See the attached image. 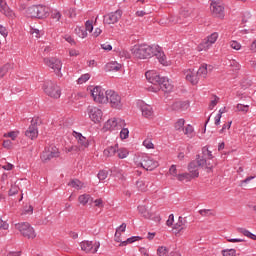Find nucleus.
I'll return each mask as SVG.
<instances>
[{"label":"nucleus","mask_w":256,"mask_h":256,"mask_svg":"<svg viewBox=\"0 0 256 256\" xmlns=\"http://www.w3.org/2000/svg\"><path fill=\"white\" fill-rule=\"evenodd\" d=\"M109 172L107 170H100L98 173V179L99 181H105V179L108 177Z\"/></svg>","instance_id":"nucleus-40"},{"label":"nucleus","mask_w":256,"mask_h":256,"mask_svg":"<svg viewBox=\"0 0 256 256\" xmlns=\"http://www.w3.org/2000/svg\"><path fill=\"white\" fill-rule=\"evenodd\" d=\"M222 255L223 256H236L237 255V250H235V249H225V250H222Z\"/></svg>","instance_id":"nucleus-39"},{"label":"nucleus","mask_w":256,"mask_h":256,"mask_svg":"<svg viewBox=\"0 0 256 256\" xmlns=\"http://www.w3.org/2000/svg\"><path fill=\"white\" fill-rule=\"evenodd\" d=\"M184 134L187 135V137H193V126L188 124L185 129L183 130Z\"/></svg>","instance_id":"nucleus-41"},{"label":"nucleus","mask_w":256,"mask_h":256,"mask_svg":"<svg viewBox=\"0 0 256 256\" xmlns=\"http://www.w3.org/2000/svg\"><path fill=\"white\" fill-rule=\"evenodd\" d=\"M0 229L7 230L9 229V224L7 221L3 220V218L0 217Z\"/></svg>","instance_id":"nucleus-53"},{"label":"nucleus","mask_w":256,"mask_h":256,"mask_svg":"<svg viewBox=\"0 0 256 256\" xmlns=\"http://www.w3.org/2000/svg\"><path fill=\"white\" fill-rule=\"evenodd\" d=\"M44 63L47 65V67L53 69L58 77H61V68L63 67L61 60L58 58H44Z\"/></svg>","instance_id":"nucleus-9"},{"label":"nucleus","mask_w":256,"mask_h":256,"mask_svg":"<svg viewBox=\"0 0 256 256\" xmlns=\"http://www.w3.org/2000/svg\"><path fill=\"white\" fill-rule=\"evenodd\" d=\"M3 147L5 149H11V147H13V142H11V140H4Z\"/></svg>","instance_id":"nucleus-57"},{"label":"nucleus","mask_w":256,"mask_h":256,"mask_svg":"<svg viewBox=\"0 0 256 256\" xmlns=\"http://www.w3.org/2000/svg\"><path fill=\"white\" fill-rule=\"evenodd\" d=\"M237 111H241L242 113H247L249 111V105L245 103L237 104Z\"/></svg>","instance_id":"nucleus-37"},{"label":"nucleus","mask_w":256,"mask_h":256,"mask_svg":"<svg viewBox=\"0 0 256 256\" xmlns=\"http://www.w3.org/2000/svg\"><path fill=\"white\" fill-rule=\"evenodd\" d=\"M230 47L232 49H235L236 51H239V49H241V44L239 42H237V41H232L230 43Z\"/></svg>","instance_id":"nucleus-52"},{"label":"nucleus","mask_w":256,"mask_h":256,"mask_svg":"<svg viewBox=\"0 0 256 256\" xmlns=\"http://www.w3.org/2000/svg\"><path fill=\"white\" fill-rule=\"evenodd\" d=\"M180 15L184 18L195 17L197 15V10L191 7L181 8Z\"/></svg>","instance_id":"nucleus-21"},{"label":"nucleus","mask_w":256,"mask_h":256,"mask_svg":"<svg viewBox=\"0 0 256 256\" xmlns=\"http://www.w3.org/2000/svg\"><path fill=\"white\" fill-rule=\"evenodd\" d=\"M252 53H256V40H254L250 46Z\"/></svg>","instance_id":"nucleus-64"},{"label":"nucleus","mask_w":256,"mask_h":256,"mask_svg":"<svg viewBox=\"0 0 256 256\" xmlns=\"http://www.w3.org/2000/svg\"><path fill=\"white\" fill-rule=\"evenodd\" d=\"M145 77L149 83H152V85H159L161 84V81H163V77L157 73L155 70H149L145 73Z\"/></svg>","instance_id":"nucleus-14"},{"label":"nucleus","mask_w":256,"mask_h":256,"mask_svg":"<svg viewBox=\"0 0 256 256\" xmlns=\"http://www.w3.org/2000/svg\"><path fill=\"white\" fill-rule=\"evenodd\" d=\"M167 253H169V248L165 247V246H159L157 249V255L159 256H165L167 255Z\"/></svg>","instance_id":"nucleus-38"},{"label":"nucleus","mask_w":256,"mask_h":256,"mask_svg":"<svg viewBox=\"0 0 256 256\" xmlns=\"http://www.w3.org/2000/svg\"><path fill=\"white\" fill-rule=\"evenodd\" d=\"M101 48L104 49V51H112L113 46H111L110 44H102Z\"/></svg>","instance_id":"nucleus-63"},{"label":"nucleus","mask_w":256,"mask_h":256,"mask_svg":"<svg viewBox=\"0 0 256 256\" xmlns=\"http://www.w3.org/2000/svg\"><path fill=\"white\" fill-rule=\"evenodd\" d=\"M69 187H72L73 189H76L77 191H81L83 187H85V184L81 182L79 179H72L68 183Z\"/></svg>","instance_id":"nucleus-23"},{"label":"nucleus","mask_w":256,"mask_h":256,"mask_svg":"<svg viewBox=\"0 0 256 256\" xmlns=\"http://www.w3.org/2000/svg\"><path fill=\"white\" fill-rule=\"evenodd\" d=\"M74 133H75L76 139H78L79 145H81L82 147H89V140H87V138L83 136V134L79 132H74Z\"/></svg>","instance_id":"nucleus-24"},{"label":"nucleus","mask_w":256,"mask_h":256,"mask_svg":"<svg viewBox=\"0 0 256 256\" xmlns=\"http://www.w3.org/2000/svg\"><path fill=\"white\" fill-rule=\"evenodd\" d=\"M118 147H119V145L115 144L114 146H110V147L106 148L104 150V156L105 157H113V155H115V153H117Z\"/></svg>","instance_id":"nucleus-25"},{"label":"nucleus","mask_w":256,"mask_h":256,"mask_svg":"<svg viewBox=\"0 0 256 256\" xmlns=\"http://www.w3.org/2000/svg\"><path fill=\"white\" fill-rule=\"evenodd\" d=\"M185 75L186 81H189L192 85H197V83H199V79H201L195 70H188Z\"/></svg>","instance_id":"nucleus-17"},{"label":"nucleus","mask_w":256,"mask_h":256,"mask_svg":"<svg viewBox=\"0 0 256 256\" xmlns=\"http://www.w3.org/2000/svg\"><path fill=\"white\" fill-rule=\"evenodd\" d=\"M52 19H56L57 21H59L61 19V12L54 10L52 12Z\"/></svg>","instance_id":"nucleus-56"},{"label":"nucleus","mask_w":256,"mask_h":256,"mask_svg":"<svg viewBox=\"0 0 256 256\" xmlns=\"http://www.w3.org/2000/svg\"><path fill=\"white\" fill-rule=\"evenodd\" d=\"M91 95L96 103H107V91L101 86H96L91 90Z\"/></svg>","instance_id":"nucleus-8"},{"label":"nucleus","mask_w":256,"mask_h":256,"mask_svg":"<svg viewBox=\"0 0 256 256\" xmlns=\"http://www.w3.org/2000/svg\"><path fill=\"white\" fill-rule=\"evenodd\" d=\"M158 87H160L159 89H162L164 93H171V91H173V85L166 77H162V81Z\"/></svg>","instance_id":"nucleus-18"},{"label":"nucleus","mask_w":256,"mask_h":256,"mask_svg":"<svg viewBox=\"0 0 256 256\" xmlns=\"http://www.w3.org/2000/svg\"><path fill=\"white\" fill-rule=\"evenodd\" d=\"M26 15L35 19H47L49 17V8L43 5H33L27 8Z\"/></svg>","instance_id":"nucleus-3"},{"label":"nucleus","mask_w":256,"mask_h":256,"mask_svg":"<svg viewBox=\"0 0 256 256\" xmlns=\"http://www.w3.org/2000/svg\"><path fill=\"white\" fill-rule=\"evenodd\" d=\"M11 71V64L7 63L0 68V77H5Z\"/></svg>","instance_id":"nucleus-35"},{"label":"nucleus","mask_w":256,"mask_h":256,"mask_svg":"<svg viewBox=\"0 0 256 256\" xmlns=\"http://www.w3.org/2000/svg\"><path fill=\"white\" fill-rule=\"evenodd\" d=\"M196 73L198 74V77H200V79H205V77H207V64H202L198 71H196Z\"/></svg>","instance_id":"nucleus-28"},{"label":"nucleus","mask_w":256,"mask_h":256,"mask_svg":"<svg viewBox=\"0 0 256 256\" xmlns=\"http://www.w3.org/2000/svg\"><path fill=\"white\" fill-rule=\"evenodd\" d=\"M140 165L143 169H146V171H153V169H157V167H159V162L153 160L147 155H143L141 157Z\"/></svg>","instance_id":"nucleus-11"},{"label":"nucleus","mask_w":256,"mask_h":256,"mask_svg":"<svg viewBox=\"0 0 256 256\" xmlns=\"http://www.w3.org/2000/svg\"><path fill=\"white\" fill-rule=\"evenodd\" d=\"M120 137L122 139H127V137H129V129L123 128L120 132Z\"/></svg>","instance_id":"nucleus-50"},{"label":"nucleus","mask_w":256,"mask_h":256,"mask_svg":"<svg viewBox=\"0 0 256 256\" xmlns=\"http://www.w3.org/2000/svg\"><path fill=\"white\" fill-rule=\"evenodd\" d=\"M174 127H175L176 131H179V132L185 131V119H183V118L179 119L175 123Z\"/></svg>","instance_id":"nucleus-32"},{"label":"nucleus","mask_w":256,"mask_h":256,"mask_svg":"<svg viewBox=\"0 0 256 256\" xmlns=\"http://www.w3.org/2000/svg\"><path fill=\"white\" fill-rule=\"evenodd\" d=\"M169 22L170 23H181V18H179L177 16H170Z\"/></svg>","instance_id":"nucleus-59"},{"label":"nucleus","mask_w":256,"mask_h":256,"mask_svg":"<svg viewBox=\"0 0 256 256\" xmlns=\"http://www.w3.org/2000/svg\"><path fill=\"white\" fill-rule=\"evenodd\" d=\"M255 179V176H249L244 180L240 181V187H243L245 184L249 183V181H253Z\"/></svg>","instance_id":"nucleus-54"},{"label":"nucleus","mask_w":256,"mask_h":256,"mask_svg":"<svg viewBox=\"0 0 256 256\" xmlns=\"http://www.w3.org/2000/svg\"><path fill=\"white\" fill-rule=\"evenodd\" d=\"M217 103H219V97L214 96V99L210 102L209 109L213 110L217 106Z\"/></svg>","instance_id":"nucleus-47"},{"label":"nucleus","mask_w":256,"mask_h":256,"mask_svg":"<svg viewBox=\"0 0 256 256\" xmlns=\"http://www.w3.org/2000/svg\"><path fill=\"white\" fill-rule=\"evenodd\" d=\"M199 214L202 216V217H207L209 215H213V213H211V210L210 209H202V210H199Z\"/></svg>","instance_id":"nucleus-49"},{"label":"nucleus","mask_w":256,"mask_h":256,"mask_svg":"<svg viewBox=\"0 0 256 256\" xmlns=\"http://www.w3.org/2000/svg\"><path fill=\"white\" fill-rule=\"evenodd\" d=\"M136 186L139 189V191H146L147 186L145 185V182L143 180H138L136 182Z\"/></svg>","instance_id":"nucleus-43"},{"label":"nucleus","mask_w":256,"mask_h":256,"mask_svg":"<svg viewBox=\"0 0 256 256\" xmlns=\"http://www.w3.org/2000/svg\"><path fill=\"white\" fill-rule=\"evenodd\" d=\"M210 10L214 17H218L219 19H223L225 17V7L221 5L219 2H212L210 5Z\"/></svg>","instance_id":"nucleus-15"},{"label":"nucleus","mask_w":256,"mask_h":256,"mask_svg":"<svg viewBox=\"0 0 256 256\" xmlns=\"http://www.w3.org/2000/svg\"><path fill=\"white\" fill-rule=\"evenodd\" d=\"M78 201L81 205H87V203H89V201H91V203H93V198H91V195H89V194H83L78 197Z\"/></svg>","instance_id":"nucleus-27"},{"label":"nucleus","mask_w":256,"mask_h":256,"mask_svg":"<svg viewBox=\"0 0 256 256\" xmlns=\"http://www.w3.org/2000/svg\"><path fill=\"white\" fill-rule=\"evenodd\" d=\"M85 31H89V33L93 32V21H91V20L86 21Z\"/></svg>","instance_id":"nucleus-44"},{"label":"nucleus","mask_w":256,"mask_h":256,"mask_svg":"<svg viewBox=\"0 0 256 256\" xmlns=\"http://www.w3.org/2000/svg\"><path fill=\"white\" fill-rule=\"evenodd\" d=\"M141 239L142 238L140 236H132L128 238L126 241L121 242L120 247H125L129 245V243H135V241H141Z\"/></svg>","instance_id":"nucleus-30"},{"label":"nucleus","mask_w":256,"mask_h":256,"mask_svg":"<svg viewBox=\"0 0 256 256\" xmlns=\"http://www.w3.org/2000/svg\"><path fill=\"white\" fill-rule=\"evenodd\" d=\"M89 79H91V75L90 74H83L79 79H78V83L80 85H82V83H87V81H89Z\"/></svg>","instance_id":"nucleus-42"},{"label":"nucleus","mask_w":256,"mask_h":256,"mask_svg":"<svg viewBox=\"0 0 256 256\" xmlns=\"http://www.w3.org/2000/svg\"><path fill=\"white\" fill-rule=\"evenodd\" d=\"M230 65L231 67H234V71H239L241 69V65H239L238 62L235 60H232Z\"/></svg>","instance_id":"nucleus-58"},{"label":"nucleus","mask_w":256,"mask_h":256,"mask_svg":"<svg viewBox=\"0 0 256 256\" xmlns=\"http://www.w3.org/2000/svg\"><path fill=\"white\" fill-rule=\"evenodd\" d=\"M169 173L170 175H172L173 177H178L177 175V166L172 165L169 169Z\"/></svg>","instance_id":"nucleus-55"},{"label":"nucleus","mask_w":256,"mask_h":256,"mask_svg":"<svg viewBox=\"0 0 256 256\" xmlns=\"http://www.w3.org/2000/svg\"><path fill=\"white\" fill-rule=\"evenodd\" d=\"M118 127H121V125H119V122L116 118L109 119L104 124V129H106V131H115V129H118Z\"/></svg>","instance_id":"nucleus-20"},{"label":"nucleus","mask_w":256,"mask_h":256,"mask_svg":"<svg viewBox=\"0 0 256 256\" xmlns=\"http://www.w3.org/2000/svg\"><path fill=\"white\" fill-rule=\"evenodd\" d=\"M123 15V11L116 10L115 12H111L109 14L104 15L103 23L105 25H115V23H119V19H121Z\"/></svg>","instance_id":"nucleus-10"},{"label":"nucleus","mask_w":256,"mask_h":256,"mask_svg":"<svg viewBox=\"0 0 256 256\" xmlns=\"http://www.w3.org/2000/svg\"><path fill=\"white\" fill-rule=\"evenodd\" d=\"M238 232L242 233V235H244L245 237H248L249 239L251 238L252 233L245 228H238Z\"/></svg>","instance_id":"nucleus-45"},{"label":"nucleus","mask_w":256,"mask_h":256,"mask_svg":"<svg viewBox=\"0 0 256 256\" xmlns=\"http://www.w3.org/2000/svg\"><path fill=\"white\" fill-rule=\"evenodd\" d=\"M155 57H157L159 63H161V65H165V63H167V61L165 60V53L159 51L157 48H156V54H154Z\"/></svg>","instance_id":"nucleus-34"},{"label":"nucleus","mask_w":256,"mask_h":256,"mask_svg":"<svg viewBox=\"0 0 256 256\" xmlns=\"http://www.w3.org/2000/svg\"><path fill=\"white\" fill-rule=\"evenodd\" d=\"M106 103H110L113 109H121L123 107L121 96L113 90L106 91Z\"/></svg>","instance_id":"nucleus-6"},{"label":"nucleus","mask_w":256,"mask_h":256,"mask_svg":"<svg viewBox=\"0 0 256 256\" xmlns=\"http://www.w3.org/2000/svg\"><path fill=\"white\" fill-rule=\"evenodd\" d=\"M141 111H142L143 117H145L146 119H151V117H153V107H151V105L142 104Z\"/></svg>","instance_id":"nucleus-22"},{"label":"nucleus","mask_w":256,"mask_h":256,"mask_svg":"<svg viewBox=\"0 0 256 256\" xmlns=\"http://www.w3.org/2000/svg\"><path fill=\"white\" fill-rule=\"evenodd\" d=\"M138 211L144 217V219H151L152 214L151 212L147 211V207L145 206H138Z\"/></svg>","instance_id":"nucleus-29"},{"label":"nucleus","mask_w":256,"mask_h":256,"mask_svg":"<svg viewBox=\"0 0 256 256\" xmlns=\"http://www.w3.org/2000/svg\"><path fill=\"white\" fill-rule=\"evenodd\" d=\"M76 33H78V35H79V37H81V39H85V37H87V30L78 28V29H76Z\"/></svg>","instance_id":"nucleus-48"},{"label":"nucleus","mask_w":256,"mask_h":256,"mask_svg":"<svg viewBox=\"0 0 256 256\" xmlns=\"http://www.w3.org/2000/svg\"><path fill=\"white\" fill-rule=\"evenodd\" d=\"M94 203H95V207H99V208L104 207L103 199H101V198L96 199V200L94 201Z\"/></svg>","instance_id":"nucleus-60"},{"label":"nucleus","mask_w":256,"mask_h":256,"mask_svg":"<svg viewBox=\"0 0 256 256\" xmlns=\"http://www.w3.org/2000/svg\"><path fill=\"white\" fill-rule=\"evenodd\" d=\"M174 219H175V216H173V214H170V215H169V219L166 221V225H167L168 227H171V225H173Z\"/></svg>","instance_id":"nucleus-61"},{"label":"nucleus","mask_w":256,"mask_h":256,"mask_svg":"<svg viewBox=\"0 0 256 256\" xmlns=\"http://www.w3.org/2000/svg\"><path fill=\"white\" fill-rule=\"evenodd\" d=\"M211 159H213V153L207 146L203 147L202 153L196 155V160L189 163V173L178 174V181H191L195 177H199V167L207 169V173H211L213 171Z\"/></svg>","instance_id":"nucleus-1"},{"label":"nucleus","mask_w":256,"mask_h":256,"mask_svg":"<svg viewBox=\"0 0 256 256\" xmlns=\"http://www.w3.org/2000/svg\"><path fill=\"white\" fill-rule=\"evenodd\" d=\"M108 71H120L121 70V64L117 62H110L106 65Z\"/></svg>","instance_id":"nucleus-31"},{"label":"nucleus","mask_w":256,"mask_h":256,"mask_svg":"<svg viewBox=\"0 0 256 256\" xmlns=\"http://www.w3.org/2000/svg\"><path fill=\"white\" fill-rule=\"evenodd\" d=\"M219 39V33L214 32L211 35L207 37V40L205 41L206 47H209V45H213Z\"/></svg>","instance_id":"nucleus-26"},{"label":"nucleus","mask_w":256,"mask_h":256,"mask_svg":"<svg viewBox=\"0 0 256 256\" xmlns=\"http://www.w3.org/2000/svg\"><path fill=\"white\" fill-rule=\"evenodd\" d=\"M9 32H7V28L5 26L0 25V34L3 35L4 37H7Z\"/></svg>","instance_id":"nucleus-62"},{"label":"nucleus","mask_w":256,"mask_h":256,"mask_svg":"<svg viewBox=\"0 0 256 256\" xmlns=\"http://www.w3.org/2000/svg\"><path fill=\"white\" fill-rule=\"evenodd\" d=\"M44 93L52 99H59L61 97V88L53 81H46L43 86Z\"/></svg>","instance_id":"nucleus-5"},{"label":"nucleus","mask_w":256,"mask_h":256,"mask_svg":"<svg viewBox=\"0 0 256 256\" xmlns=\"http://www.w3.org/2000/svg\"><path fill=\"white\" fill-rule=\"evenodd\" d=\"M172 111H187L189 109L188 101H178L172 104Z\"/></svg>","instance_id":"nucleus-19"},{"label":"nucleus","mask_w":256,"mask_h":256,"mask_svg":"<svg viewBox=\"0 0 256 256\" xmlns=\"http://www.w3.org/2000/svg\"><path fill=\"white\" fill-rule=\"evenodd\" d=\"M0 11L3 15H9V6H7V2L5 0H0Z\"/></svg>","instance_id":"nucleus-33"},{"label":"nucleus","mask_w":256,"mask_h":256,"mask_svg":"<svg viewBox=\"0 0 256 256\" xmlns=\"http://www.w3.org/2000/svg\"><path fill=\"white\" fill-rule=\"evenodd\" d=\"M37 121H38V118L31 120V125L25 132V136L28 137V139H32V140L37 139V137L39 136Z\"/></svg>","instance_id":"nucleus-16"},{"label":"nucleus","mask_w":256,"mask_h":256,"mask_svg":"<svg viewBox=\"0 0 256 256\" xmlns=\"http://www.w3.org/2000/svg\"><path fill=\"white\" fill-rule=\"evenodd\" d=\"M116 153H118L119 159H125L129 155V151L125 148H117Z\"/></svg>","instance_id":"nucleus-36"},{"label":"nucleus","mask_w":256,"mask_h":256,"mask_svg":"<svg viewBox=\"0 0 256 256\" xmlns=\"http://www.w3.org/2000/svg\"><path fill=\"white\" fill-rule=\"evenodd\" d=\"M40 157L43 163H49L51 159L59 157V149L55 146L46 147Z\"/></svg>","instance_id":"nucleus-7"},{"label":"nucleus","mask_w":256,"mask_h":256,"mask_svg":"<svg viewBox=\"0 0 256 256\" xmlns=\"http://www.w3.org/2000/svg\"><path fill=\"white\" fill-rule=\"evenodd\" d=\"M132 53L137 59H150V57H153L157 54V48L147 44H142L134 48Z\"/></svg>","instance_id":"nucleus-2"},{"label":"nucleus","mask_w":256,"mask_h":256,"mask_svg":"<svg viewBox=\"0 0 256 256\" xmlns=\"http://www.w3.org/2000/svg\"><path fill=\"white\" fill-rule=\"evenodd\" d=\"M88 115L91 121L94 123H101V119H103V111L95 106H89Z\"/></svg>","instance_id":"nucleus-12"},{"label":"nucleus","mask_w":256,"mask_h":256,"mask_svg":"<svg viewBox=\"0 0 256 256\" xmlns=\"http://www.w3.org/2000/svg\"><path fill=\"white\" fill-rule=\"evenodd\" d=\"M143 145L146 147V149H153L154 147L153 142H151L149 139L144 140Z\"/></svg>","instance_id":"nucleus-51"},{"label":"nucleus","mask_w":256,"mask_h":256,"mask_svg":"<svg viewBox=\"0 0 256 256\" xmlns=\"http://www.w3.org/2000/svg\"><path fill=\"white\" fill-rule=\"evenodd\" d=\"M15 229H17L23 237H27V239H35V237H37L35 229H33L29 222L15 224Z\"/></svg>","instance_id":"nucleus-4"},{"label":"nucleus","mask_w":256,"mask_h":256,"mask_svg":"<svg viewBox=\"0 0 256 256\" xmlns=\"http://www.w3.org/2000/svg\"><path fill=\"white\" fill-rule=\"evenodd\" d=\"M17 193H19V187L17 186H11L8 194L10 197H13V195H17Z\"/></svg>","instance_id":"nucleus-46"},{"label":"nucleus","mask_w":256,"mask_h":256,"mask_svg":"<svg viewBox=\"0 0 256 256\" xmlns=\"http://www.w3.org/2000/svg\"><path fill=\"white\" fill-rule=\"evenodd\" d=\"M80 247L82 251H85V253H97V250L99 247H101V244L99 242H95L93 244L92 241L85 240L80 243Z\"/></svg>","instance_id":"nucleus-13"}]
</instances>
